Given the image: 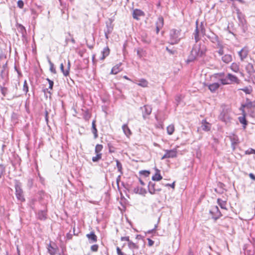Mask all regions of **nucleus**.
<instances>
[{"label":"nucleus","mask_w":255,"mask_h":255,"mask_svg":"<svg viewBox=\"0 0 255 255\" xmlns=\"http://www.w3.org/2000/svg\"><path fill=\"white\" fill-rule=\"evenodd\" d=\"M181 30L176 29H172L169 33V43L171 45H174L179 43L180 41Z\"/></svg>","instance_id":"f257e3e1"},{"label":"nucleus","mask_w":255,"mask_h":255,"mask_svg":"<svg viewBox=\"0 0 255 255\" xmlns=\"http://www.w3.org/2000/svg\"><path fill=\"white\" fill-rule=\"evenodd\" d=\"M14 188L15 190V196L17 199L21 202H23L25 201L23 191L21 188V184L18 181H16L14 184Z\"/></svg>","instance_id":"f03ea898"},{"label":"nucleus","mask_w":255,"mask_h":255,"mask_svg":"<svg viewBox=\"0 0 255 255\" xmlns=\"http://www.w3.org/2000/svg\"><path fill=\"white\" fill-rule=\"evenodd\" d=\"M162 186H163V184H156L152 181H149L148 184V192L151 195L157 194L162 190Z\"/></svg>","instance_id":"7ed1b4c3"},{"label":"nucleus","mask_w":255,"mask_h":255,"mask_svg":"<svg viewBox=\"0 0 255 255\" xmlns=\"http://www.w3.org/2000/svg\"><path fill=\"white\" fill-rule=\"evenodd\" d=\"M219 119L228 125L231 123L232 118L230 116V111L228 109H223L219 116Z\"/></svg>","instance_id":"20e7f679"},{"label":"nucleus","mask_w":255,"mask_h":255,"mask_svg":"<svg viewBox=\"0 0 255 255\" xmlns=\"http://www.w3.org/2000/svg\"><path fill=\"white\" fill-rule=\"evenodd\" d=\"M192 50H195L196 55L199 57H202L206 54L207 51L206 47L204 45L195 44L193 46Z\"/></svg>","instance_id":"39448f33"},{"label":"nucleus","mask_w":255,"mask_h":255,"mask_svg":"<svg viewBox=\"0 0 255 255\" xmlns=\"http://www.w3.org/2000/svg\"><path fill=\"white\" fill-rule=\"evenodd\" d=\"M209 214L215 221L222 216L221 212L217 206H212L211 208L209 211Z\"/></svg>","instance_id":"423d86ee"},{"label":"nucleus","mask_w":255,"mask_h":255,"mask_svg":"<svg viewBox=\"0 0 255 255\" xmlns=\"http://www.w3.org/2000/svg\"><path fill=\"white\" fill-rule=\"evenodd\" d=\"M237 13L238 15V18L239 21V25L242 27L243 31L244 32H245L248 28L246 24V20L244 18V15L240 11L239 9L237 10Z\"/></svg>","instance_id":"0eeeda50"},{"label":"nucleus","mask_w":255,"mask_h":255,"mask_svg":"<svg viewBox=\"0 0 255 255\" xmlns=\"http://www.w3.org/2000/svg\"><path fill=\"white\" fill-rule=\"evenodd\" d=\"M142 112V117L145 120L147 117L150 115L152 112V108L150 105H144L143 107H140Z\"/></svg>","instance_id":"6e6552de"},{"label":"nucleus","mask_w":255,"mask_h":255,"mask_svg":"<svg viewBox=\"0 0 255 255\" xmlns=\"http://www.w3.org/2000/svg\"><path fill=\"white\" fill-rule=\"evenodd\" d=\"M166 153L161 158V160L165 158H174L177 156V151L175 149L171 150H166Z\"/></svg>","instance_id":"1a4fd4ad"},{"label":"nucleus","mask_w":255,"mask_h":255,"mask_svg":"<svg viewBox=\"0 0 255 255\" xmlns=\"http://www.w3.org/2000/svg\"><path fill=\"white\" fill-rule=\"evenodd\" d=\"M206 36L212 43L215 44V46L221 43L218 35L214 32H211V34L207 35Z\"/></svg>","instance_id":"9d476101"},{"label":"nucleus","mask_w":255,"mask_h":255,"mask_svg":"<svg viewBox=\"0 0 255 255\" xmlns=\"http://www.w3.org/2000/svg\"><path fill=\"white\" fill-rule=\"evenodd\" d=\"M249 50L248 47L245 46L243 47L239 52L238 54L240 57V59L242 61H243L245 59H246L248 54H249Z\"/></svg>","instance_id":"9b49d317"},{"label":"nucleus","mask_w":255,"mask_h":255,"mask_svg":"<svg viewBox=\"0 0 255 255\" xmlns=\"http://www.w3.org/2000/svg\"><path fill=\"white\" fill-rule=\"evenodd\" d=\"M156 33L158 34L160 31V29H162V28L163 26L164 25V19L163 17L162 16H160L158 17L156 23Z\"/></svg>","instance_id":"f8f14e48"},{"label":"nucleus","mask_w":255,"mask_h":255,"mask_svg":"<svg viewBox=\"0 0 255 255\" xmlns=\"http://www.w3.org/2000/svg\"><path fill=\"white\" fill-rule=\"evenodd\" d=\"M195 50H192L190 52V54L188 57V58L186 60L187 63H189L190 62H193L195 61L198 57H199L197 55H196Z\"/></svg>","instance_id":"ddd939ff"},{"label":"nucleus","mask_w":255,"mask_h":255,"mask_svg":"<svg viewBox=\"0 0 255 255\" xmlns=\"http://www.w3.org/2000/svg\"><path fill=\"white\" fill-rule=\"evenodd\" d=\"M37 218L40 220H45L47 219V210H42L38 212Z\"/></svg>","instance_id":"4468645a"},{"label":"nucleus","mask_w":255,"mask_h":255,"mask_svg":"<svg viewBox=\"0 0 255 255\" xmlns=\"http://www.w3.org/2000/svg\"><path fill=\"white\" fill-rule=\"evenodd\" d=\"M155 170V173L152 177V180L154 181H158L162 179V176L160 173V170L157 169L156 167L154 168Z\"/></svg>","instance_id":"2eb2a0df"},{"label":"nucleus","mask_w":255,"mask_h":255,"mask_svg":"<svg viewBox=\"0 0 255 255\" xmlns=\"http://www.w3.org/2000/svg\"><path fill=\"white\" fill-rule=\"evenodd\" d=\"M227 77L229 79V82H231V84L233 83L239 84L240 82V80L238 79V78L236 76L232 74H228Z\"/></svg>","instance_id":"dca6fc26"},{"label":"nucleus","mask_w":255,"mask_h":255,"mask_svg":"<svg viewBox=\"0 0 255 255\" xmlns=\"http://www.w3.org/2000/svg\"><path fill=\"white\" fill-rule=\"evenodd\" d=\"M47 251L50 255H55L58 250L57 247L55 246V247H53L51 244H49L47 246Z\"/></svg>","instance_id":"f3484780"},{"label":"nucleus","mask_w":255,"mask_h":255,"mask_svg":"<svg viewBox=\"0 0 255 255\" xmlns=\"http://www.w3.org/2000/svg\"><path fill=\"white\" fill-rule=\"evenodd\" d=\"M86 237L89 239L90 243H94L97 241V237L93 232L87 234Z\"/></svg>","instance_id":"a211bd4d"},{"label":"nucleus","mask_w":255,"mask_h":255,"mask_svg":"<svg viewBox=\"0 0 255 255\" xmlns=\"http://www.w3.org/2000/svg\"><path fill=\"white\" fill-rule=\"evenodd\" d=\"M144 15V12L138 9H135L133 10L132 13V16L134 19L138 20L139 19V17L140 16Z\"/></svg>","instance_id":"6ab92c4d"},{"label":"nucleus","mask_w":255,"mask_h":255,"mask_svg":"<svg viewBox=\"0 0 255 255\" xmlns=\"http://www.w3.org/2000/svg\"><path fill=\"white\" fill-rule=\"evenodd\" d=\"M222 60L224 63L228 64L233 60L232 55L229 54H225L222 57Z\"/></svg>","instance_id":"aec40b11"},{"label":"nucleus","mask_w":255,"mask_h":255,"mask_svg":"<svg viewBox=\"0 0 255 255\" xmlns=\"http://www.w3.org/2000/svg\"><path fill=\"white\" fill-rule=\"evenodd\" d=\"M201 128L203 130L208 131L211 129V125L209 123L207 122L206 120H203L202 121Z\"/></svg>","instance_id":"412c9836"},{"label":"nucleus","mask_w":255,"mask_h":255,"mask_svg":"<svg viewBox=\"0 0 255 255\" xmlns=\"http://www.w3.org/2000/svg\"><path fill=\"white\" fill-rule=\"evenodd\" d=\"M141 41L144 44H149L151 42V40L146 33H142L140 36Z\"/></svg>","instance_id":"4be33fe9"},{"label":"nucleus","mask_w":255,"mask_h":255,"mask_svg":"<svg viewBox=\"0 0 255 255\" xmlns=\"http://www.w3.org/2000/svg\"><path fill=\"white\" fill-rule=\"evenodd\" d=\"M220 84L218 83H214L208 86V88L212 93L215 92L220 87Z\"/></svg>","instance_id":"5701e85b"},{"label":"nucleus","mask_w":255,"mask_h":255,"mask_svg":"<svg viewBox=\"0 0 255 255\" xmlns=\"http://www.w3.org/2000/svg\"><path fill=\"white\" fill-rule=\"evenodd\" d=\"M122 65V63H119L114 66L112 70L111 71V74H117L120 71H121V66Z\"/></svg>","instance_id":"b1692460"},{"label":"nucleus","mask_w":255,"mask_h":255,"mask_svg":"<svg viewBox=\"0 0 255 255\" xmlns=\"http://www.w3.org/2000/svg\"><path fill=\"white\" fill-rule=\"evenodd\" d=\"M91 130H92V132L94 134V138L95 139L97 138L98 136V130L96 128L95 120H93L92 122V126Z\"/></svg>","instance_id":"393cba45"},{"label":"nucleus","mask_w":255,"mask_h":255,"mask_svg":"<svg viewBox=\"0 0 255 255\" xmlns=\"http://www.w3.org/2000/svg\"><path fill=\"white\" fill-rule=\"evenodd\" d=\"M102 56L100 58V59L103 60L105 59V58L108 56L110 54V49L107 46L104 48L102 51Z\"/></svg>","instance_id":"a878e982"},{"label":"nucleus","mask_w":255,"mask_h":255,"mask_svg":"<svg viewBox=\"0 0 255 255\" xmlns=\"http://www.w3.org/2000/svg\"><path fill=\"white\" fill-rule=\"evenodd\" d=\"M253 107V103L250 101L249 98H246V103L242 104L243 108H247L248 109H251Z\"/></svg>","instance_id":"bb28decb"},{"label":"nucleus","mask_w":255,"mask_h":255,"mask_svg":"<svg viewBox=\"0 0 255 255\" xmlns=\"http://www.w3.org/2000/svg\"><path fill=\"white\" fill-rule=\"evenodd\" d=\"M122 129L127 136L128 137L131 135V132L127 124H124L122 126Z\"/></svg>","instance_id":"cd10ccee"},{"label":"nucleus","mask_w":255,"mask_h":255,"mask_svg":"<svg viewBox=\"0 0 255 255\" xmlns=\"http://www.w3.org/2000/svg\"><path fill=\"white\" fill-rule=\"evenodd\" d=\"M17 27L18 31L22 34L23 36H24L25 34H26V31L25 28L22 24H17Z\"/></svg>","instance_id":"c85d7f7f"},{"label":"nucleus","mask_w":255,"mask_h":255,"mask_svg":"<svg viewBox=\"0 0 255 255\" xmlns=\"http://www.w3.org/2000/svg\"><path fill=\"white\" fill-rule=\"evenodd\" d=\"M217 203L222 209L227 210V202L226 201H223L222 199L218 198L217 199Z\"/></svg>","instance_id":"c756f323"},{"label":"nucleus","mask_w":255,"mask_h":255,"mask_svg":"<svg viewBox=\"0 0 255 255\" xmlns=\"http://www.w3.org/2000/svg\"><path fill=\"white\" fill-rule=\"evenodd\" d=\"M246 115L243 114V117H239V121L243 125V128H246V126L248 124L247 121L246 119Z\"/></svg>","instance_id":"7c9ffc66"},{"label":"nucleus","mask_w":255,"mask_h":255,"mask_svg":"<svg viewBox=\"0 0 255 255\" xmlns=\"http://www.w3.org/2000/svg\"><path fill=\"white\" fill-rule=\"evenodd\" d=\"M197 23H198V22L196 21V27L194 33V38H195L196 43H197L200 40V37H199V29L198 28Z\"/></svg>","instance_id":"2f4dec72"},{"label":"nucleus","mask_w":255,"mask_h":255,"mask_svg":"<svg viewBox=\"0 0 255 255\" xmlns=\"http://www.w3.org/2000/svg\"><path fill=\"white\" fill-rule=\"evenodd\" d=\"M215 48H219V50L217 51V52L218 53V54L220 55H224V46L223 45L222 43H221L220 44H218V45H217L215 46Z\"/></svg>","instance_id":"473e14b6"},{"label":"nucleus","mask_w":255,"mask_h":255,"mask_svg":"<svg viewBox=\"0 0 255 255\" xmlns=\"http://www.w3.org/2000/svg\"><path fill=\"white\" fill-rule=\"evenodd\" d=\"M148 82L144 79H141L138 81L137 85L142 87H147L148 86Z\"/></svg>","instance_id":"72a5a7b5"},{"label":"nucleus","mask_w":255,"mask_h":255,"mask_svg":"<svg viewBox=\"0 0 255 255\" xmlns=\"http://www.w3.org/2000/svg\"><path fill=\"white\" fill-rule=\"evenodd\" d=\"M239 90L244 91L246 94H250L253 92V89L251 86L245 87Z\"/></svg>","instance_id":"f704fd0d"},{"label":"nucleus","mask_w":255,"mask_h":255,"mask_svg":"<svg viewBox=\"0 0 255 255\" xmlns=\"http://www.w3.org/2000/svg\"><path fill=\"white\" fill-rule=\"evenodd\" d=\"M128 247L129 249H130L131 250L139 249V246L137 245H136L135 243H133L130 240V241H129L128 242Z\"/></svg>","instance_id":"c9c22d12"},{"label":"nucleus","mask_w":255,"mask_h":255,"mask_svg":"<svg viewBox=\"0 0 255 255\" xmlns=\"http://www.w3.org/2000/svg\"><path fill=\"white\" fill-rule=\"evenodd\" d=\"M91 115L88 111V110H86L84 111L83 114V119L86 121H88L89 120V119L91 118Z\"/></svg>","instance_id":"e433bc0d"},{"label":"nucleus","mask_w":255,"mask_h":255,"mask_svg":"<svg viewBox=\"0 0 255 255\" xmlns=\"http://www.w3.org/2000/svg\"><path fill=\"white\" fill-rule=\"evenodd\" d=\"M106 30H105L107 33H111L113 30V26L111 22L106 23Z\"/></svg>","instance_id":"4c0bfd02"},{"label":"nucleus","mask_w":255,"mask_h":255,"mask_svg":"<svg viewBox=\"0 0 255 255\" xmlns=\"http://www.w3.org/2000/svg\"><path fill=\"white\" fill-rule=\"evenodd\" d=\"M230 68L231 70L237 73L239 71V66L236 63H233L231 64Z\"/></svg>","instance_id":"58836bf2"},{"label":"nucleus","mask_w":255,"mask_h":255,"mask_svg":"<svg viewBox=\"0 0 255 255\" xmlns=\"http://www.w3.org/2000/svg\"><path fill=\"white\" fill-rule=\"evenodd\" d=\"M174 130L175 128L173 125H169L167 127V132L169 135L172 134L174 131Z\"/></svg>","instance_id":"ea45409f"},{"label":"nucleus","mask_w":255,"mask_h":255,"mask_svg":"<svg viewBox=\"0 0 255 255\" xmlns=\"http://www.w3.org/2000/svg\"><path fill=\"white\" fill-rule=\"evenodd\" d=\"M115 161L116 162V165H117V167L118 168V171L119 172H120V173L121 174H123V167H122V163L118 159H116Z\"/></svg>","instance_id":"a19ab883"},{"label":"nucleus","mask_w":255,"mask_h":255,"mask_svg":"<svg viewBox=\"0 0 255 255\" xmlns=\"http://www.w3.org/2000/svg\"><path fill=\"white\" fill-rule=\"evenodd\" d=\"M48 61L50 65V71L51 73L55 74L56 73V69L54 67V64L51 61L50 59L48 58Z\"/></svg>","instance_id":"79ce46f5"},{"label":"nucleus","mask_w":255,"mask_h":255,"mask_svg":"<svg viewBox=\"0 0 255 255\" xmlns=\"http://www.w3.org/2000/svg\"><path fill=\"white\" fill-rule=\"evenodd\" d=\"M18 115L15 113H12L11 116V120L13 124H16L18 122Z\"/></svg>","instance_id":"37998d69"},{"label":"nucleus","mask_w":255,"mask_h":255,"mask_svg":"<svg viewBox=\"0 0 255 255\" xmlns=\"http://www.w3.org/2000/svg\"><path fill=\"white\" fill-rule=\"evenodd\" d=\"M231 140L232 142V146L234 149L235 148V145L238 143V139L237 136H234L233 137L231 138Z\"/></svg>","instance_id":"c03bdc74"},{"label":"nucleus","mask_w":255,"mask_h":255,"mask_svg":"<svg viewBox=\"0 0 255 255\" xmlns=\"http://www.w3.org/2000/svg\"><path fill=\"white\" fill-rule=\"evenodd\" d=\"M96 156L92 157V161L94 162L99 161L102 158V154L101 153H96Z\"/></svg>","instance_id":"a18cd8bd"},{"label":"nucleus","mask_w":255,"mask_h":255,"mask_svg":"<svg viewBox=\"0 0 255 255\" xmlns=\"http://www.w3.org/2000/svg\"><path fill=\"white\" fill-rule=\"evenodd\" d=\"M28 90H29L28 86V84H27V81H26V80H25L24 81V83H23V85L22 90H23V92L25 93V95H26V94H27V93H28Z\"/></svg>","instance_id":"49530a36"},{"label":"nucleus","mask_w":255,"mask_h":255,"mask_svg":"<svg viewBox=\"0 0 255 255\" xmlns=\"http://www.w3.org/2000/svg\"><path fill=\"white\" fill-rule=\"evenodd\" d=\"M60 68L62 72L63 73V75L65 76H67L69 75V70H65L64 69V65L63 63H61L60 66Z\"/></svg>","instance_id":"de8ad7c7"},{"label":"nucleus","mask_w":255,"mask_h":255,"mask_svg":"<svg viewBox=\"0 0 255 255\" xmlns=\"http://www.w3.org/2000/svg\"><path fill=\"white\" fill-rule=\"evenodd\" d=\"M103 147L102 144H98L96 145L95 148V152L96 153H101L100 152L102 151Z\"/></svg>","instance_id":"09e8293b"},{"label":"nucleus","mask_w":255,"mask_h":255,"mask_svg":"<svg viewBox=\"0 0 255 255\" xmlns=\"http://www.w3.org/2000/svg\"><path fill=\"white\" fill-rule=\"evenodd\" d=\"M220 81L222 85L231 84V82H229V79H228L227 76L225 78H221Z\"/></svg>","instance_id":"8fccbe9b"},{"label":"nucleus","mask_w":255,"mask_h":255,"mask_svg":"<svg viewBox=\"0 0 255 255\" xmlns=\"http://www.w3.org/2000/svg\"><path fill=\"white\" fill-rule=\"evenodd\" d=\"M5 172V167L2 164H0V179L1 178L2 176H3Z\"/></svg>","instance_id":"3c124183"},{"label":"nucleus","mask_w":255,"mask_h":255,"mask_svg":"<svg viewBox=\"0 0 255 255\" xmlns=\"http://www.w3.org/2000/svg\"><path fill=\"white\" fill-rule=\"evenodd\" d=\"M139 174L146 177L149 175L150 171L148 170H141L139 172Z\"/></svg>","instance_id":"603ef678"},{"label":"nucleus","mask_w":255,"mask_h":255,"mask_svg":"<svg viewBox=\"0 0 255 255\" xmlns=\"http://www.w3.org/2000/svg\"><path fill=\"white\" fill-rule=\"evenodd\" d=\"M98 248H99V246L98 245H92L91 247V250L92 251V252H97L98 250Z\"/></svg>","instance_id":"864d4df0"},{"label":"nucleus","mask_w":255,"mask_h":255,"mask_svg":"<svg viewBox=\"0 0 255 255\" xmlns=\"http://www.w3.org/2000/svg\"><path fill=\"white\" fill-rule=\"evenodd\" d=\"M46 80H47V81L48 82V83H49V89L52 90L53 89V85H54L53 81L51 80L49 78H47Z\"/></svg>","instance_id":"5fc2aeb1"},{"label":"nucleus","mask_w":255,"mask_h":255,"mask_svg":"<svg viewBox=\"0 0 255 255\" xmlns=\"http://www.w3.org/2000/svg\"><path fill=\"white\" fill-rule=\"evenodd\" d=\"M246 154H255V150L253 148H249L245 152Z\"/></svg>","instance_id":"6e6d98bb"},{"label":"nucleus","mask_w":255,"mask_h":255,"mask_svg":"<svg viewBox=\"0 0 255 255\" xmlns=\"http://www.w3.org/2000/svg\"><path fill=\"white\" fill-rule=\"evenodd\" d=\"M166 51H168V52L169 54H172V55H173L177 52L176 50H174V49H171L169 48L168 47H166Z\"/></svg>","instance_id":"4d7b16f0"},{"label":"nucleus","mask_w":255,"mask_h":255,"mask_svg":"<svg viewBox=\"0 0 255 255\" xmlns=\"http://www.w3.org/2000/svg\"><path fill=\"white\" fill-rule=\"evenodd\" d=\"M147 191L145 189L143 188H140L139 190V194L144 195L145 194H146Z\"/></svg>","instance_id":"13d9d810"},{"label":"nucleus","mask_w":255,"mask_h":255,"mask_svg":"<svg viewBox=\"0 0 255 255\" xmlns=\"http://www.w3.org/2000/svg\"><path fill=\"white\" fill-rule=\"evenodd\" d=\"M17 6L20 8H22L24 6V2L22 0H18L17 1Z\"/></svg>","instance_id":"bf43d9fd"},{"label":"nucleus","mask_w":255,"mask_h":255,"mask_svg":"<svg viewBox=\"0 0 255 255\" xmlns=\"http://www.w3.org/2000/svg\"><path fill=\"white\" fill-rule=\"evenodd\" d=\"M143 52V50L142 49H139L137 51V55L140 58L142 56V53Z\"/></svg>","instance_id":"052dcab7"},{"label":"nucleus","mask_w":255,"mask_h":255,"mask_svg":"<svg viewBox=\"0 0 255 255\" xmlns=\"http://www.w3.org/2000/svg\"><path fill=\"white\" fill-rule=\"evenodd\" d=\"M122 174H120L119 175L117 178V179H116V182H117V186H118V188H119V183L121 181V175Z\"/></svg>","instance_id":"680f3d73"},{"label":"nucleus","mask_w":255,"mask_h":255,"mask_svg":"<svg viewBox=\"0 0 255 255\" xmlns=\"http://www.w3.org/2000/svg\"><path fill=\"white\" fill-rule=\"evenodd\" d=\"M121 240L122 241H127L128 242L130 241L129 237L128 236V237H122L121 238Z\"/></svg>","instance_id":"e2e57ef3"},{"label":"nucleus","mask_w":255,"mask_h":255,"mask_svg":"<svg viewBox=\"0 0 255 255\" xmlns=\"http://www.w3.org/2000/svg\"><path fill=\"white\" fill-rule=\"evenodd\" d=\"M163 186H170L172 188H174V187H175V182H174L172 184H169V183H167V184H163Z\"/></svg>","instance_id":"0e129e2a"},{"label":"nucleus","mask_w":255,"mask_h":255,"mask_svg":"<svg viewBox=\"0 0 255 255\" xmlns=\"http://www.w3.org/2000/svg\"><path fill=\"white\" fill-rule=\"evenodd\" d=\"M147 241H148V246L149 247L152 246L154 244V241H152V240H151L150 239L148 238Z\"/></svg>","instance_id":"69168bd1"},{"label":"nucleus","mask_w":255,"mask_h":255,"mask_svg":"<svg viewBox=\"0 0 255 255\" xmlns=\"http://www.w3.org/2000/svg\"><path fill=\"white\" fill-rule=\"evenodd\" d=\"M73 235L71 234L70 233H68L66 235V239L67 240H71L72 238Z\"/></svg>","instance_id":"338daca9"},{"label":"nucleus","mask_w":255,"mask_h":255,"mask_svg":"<svg viewBox=\"0 0 255 255\" xmlns=\"http://www.w3.org/2000/svg\"><path fill=\"white\" fill-rule=\"evenodd\" d=\"M205 31H206L205 28L203 27L202 24H201V33L205 35Z\"/></svg>","instance_id":"774afa93"}]
</instances>
